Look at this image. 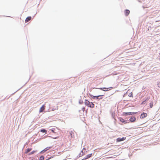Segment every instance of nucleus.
Instances as JSON below:
<instances>
[{"label": "nucleus", "mask_w": 160, "mask_h": 160, "mask_svg": "<svg viewBox=\"0 0 160 160\" xmlns=\"http://www.w3.org/2000/svg\"><path fill=\"white\" fill-rule=\"evenodd\" d=\"M44 157L43 156H42L40 157L39 160H43L44 159Z\"/></svg>", "instance_id": "17"}, {"label": "nucleus", "mask_w": 160, "mask_h": 160, "mask_svg": "<svg viewBox=\"0 0 160 160\" xmlns=\"http://www.w3.org/2000/svg\"><path fill=\"white\" fill-rule=\"evenodd\" d=\"M84 103L88 107L91 108H93L94 107V105L92 102H90L87 100H85Z\"/></svg>", "instance_id": "1"}, {"label": "nucleus", "mask_w": 160, "mask_h": 160, "mask_svg": "<svg viewBox=\"0 0 160 160\" xmlns=\"http://www.w3.org/2000/svg\"><path fill=\"white\" fill-rule=\"evenodd\" d=\"M120 121L123 122L124 123V124H126L128 122H127V121L124 119L122 118H120Z\"/></svg>", "instance_id": "7"}, {"label": "nucleus", "mask_w": 160, "mask_h": 160, "mask_svg": "<svg viewBox=\"0 0 160 160\" xmlns=\"http://www.w3.org/2000/svg\"><path fill=\"white\" fill-rule=\"evenodd\" d=\"M36 151H33L31 152H30L28 154V155H30L34 154V153L36 152Z\"/></svg>", "instance_id": "16"}, {"label": "nucleus", "mask_w": 160, "mask_h": 160, "mask_svg": "<svg viewBox=\"0 0 160 160\" xmlns=\"http://www.w3.org/2000/svg\"><path fill=\"white\" fill-rule=\"evenodd\" d=\"M128 96L129 97H132V98L133 96V94H132V92H130L129 94H128Z\"/></svg>", "instance_id": "15"}, {"label": "nucleus", "mask_w": 160, "mask_h": 160, "mask_svg": "<svg viewBox=\"0 0 160 160\" xmlns=\"http://www.w3.org/2000/svg\"><path fill=\"white\" fill-rule=\"evenodd\" d=\"M41 132H45L46 133L47 132V130L45 129H42L40 131Z\"/></svg>", "instance_id": "18"}, {"label": "nucleus", "mask_w": 160, "mask_h": 160, "mask_svg": "<svg viewBox=\"0 0 160 160\" xmlns=\"http://www.w3.org/2000/svg\"><path fill=\"white\" fill-rule=\"evenodd\" d=\"M31 17L30 16L28 17L25 20V22H28L31 19Z\"/></svg>", "instance_id": "11"}, {"label": "nucleus", "mask_w": 160, "mask_h": 160, "mask_svg": "<svg viewBox=\"0 0 160 160\" xmlns=\"http://www.w3.org/2000/svg\"><path fill=\"white\" fill-rule=\"evenodd\" d=\"M144 102H145V101H143V102L141 104H143L144 103Z\"/></svg>", "instance_id": "24"}, {"label": "nucleus", "mask_w": 160, "mask_h": 160, "mask_svg": "<svg viewBox=\"0 0 160 160\" xmlns=\"http://www.w3.org/2000/svg\"><path fill=\"white\" fill-rule=\"evenodd\" d=\"M103 95H100V96L101 97H99V98H98V99H102L103 98L102 97V96H103Z\"/></svg>", "instance_id": "20"}, {"label": "nucleus", "mask_w": 160, "mask_h": 160, "mask_svg": "<svg viewBox=\"0 0 160 160\" xmlns=\"http://www.w3.org/2000/svg\"><path fill=\"white\" fill-rule=\"evenodd\" d=\"M85 108H84V107H83L82 108V111L83 112H84L85 110Z\"/></svg>", "instance_id": "21"}, {"label": "nucleus", "mask_w": 160, "mask_h": 160, "mask_svg": "<svg viewBox=\"0 0 160 160\" xmlns=\"http://www.w3.org/2000/svg\"><path fill=\"white\" fill-rule=\"evenodd\" d=\"M51 147H47L45 148L41 152H44L51 148Z\"/></svg>", "instance_id": "10"}, {"label": "nucleus", "mask_w": 160, "mask_h": 160, "mask_svg": "<svg viewBox=\"0 0 160 160\" xmlns=\"http://www.w3.org/2000/svg\"><path fill=\"white\" fill-rule=\"evenodd\" d=\"M112 88V87H111L108 88H99L101 90L103 91H108Z\"/></svg>", "instance_id": "2"}, {"label": "nucleus", "mask_w": 160, "mask_h": 160, "mask_svg": "<svg viewBox=\"0 0 160 160\" xmlns=\"http://www.w3.org/2000/svg\"><path fill=\"white\" fill-rule=\"evenodd\" d=\"M137 113V112H125L124 113V114L126 115H132V114H134Z\"/></svg>", "instance_id": "5"}, {"label": "nucleus", "mask_w": 160, "mask_h": 160, "mask_svg": "<svg viewBox=\"0 0 160 160\" xmlns=\"http://www.w3.org/2000/svg\"><path fill=\"white\" fill-rule=\"evenodd\" d=\"M51 131L52 132H53L54 133H55V132H54V130L53 129H51Z\"/></svg>", "instance_id": "23"}, {"label": "nucleus", "mask_w": 160, "mask_h": 160, "mask_svg": "<svg viewBox=\"0 0 160 160\" xmlns=\"http://www.w3.org/2000/svg\"><path fill=\"white\" fill-rule=\"evenodd\" d=\"M126 139L125 137H123L122 138H118L117 139V142H120Z\"/></svg>", "instance_id": "6"}, {"label": "nucleus", "mask_w": 160, "mask_h": 160, "mask_svg": "<svg viewBox=\"0 0 160 160\" xmlns=\"http://www.w3.org/2000/svg\"><path fill=\"white\" fill-rule=\"evenodd\" d=\"M153 106V103L152 102H151L150 103V107L151 108H152Z\"/></svg>", "instance_id": "19"}, {"label": "nucleus", "mask_w": 160, "mask_h": 160, "mask_svg": "<svg viewBox=\"0 0 160 160\" xmlns=\"http://www.w3.org/2000/svg\"><path fill=\"white\" fill-rule=\"evenodd\" d=\"M54 139H56V138H54Z\"/></svg>", "instance_id": "25"}, {"label": "nucleus", "mask_w": 160, "mask_h": 160, "mask_svg": "<svg viewBox=\"0 0 160 160\" xmlns=\"http://www.w3.org/2000/svg\"><path fill=\"white\" fill-rule=\"evenodd\" d=\"M99 97H101L100 95H98V96H93L92 98L94 99H98Z\"/></svg>", "instance_id": "14"}, {"label": "nucleus", "mask_w": 160, "mask_h": 160, "mask_svg": "<svg viewBox=\"0 0 160 160\" xmlns=\"http://www.w3.org/2000/svg\"><path fill=\"white\" fill-rule=\"evenodd\" d=\"M136 118L135 117H131L130 119V121L131 122H133L135 121Z\"/></svg>", "instance_id": "8"}, {"label": "nucleus", "mask_w": 160, "mask_h": 160, "mask_svg": "<svg viewBox=\"0 0 160 160\" xmlns=\"http://www.w3.org/2000/svg\"><path fill=\"white\" fill-rule=\"evenodd\" d=\"M92 153H91V154H88L86 156V157L82 159V160H85L87 159H88V158H90V157H91L92 156Z\"/></svg>", "instance_id": "9"}, {"label": "nucleus", "mask_w": 160, "mask_h": 160, "mask_svg": "<svg viewBox=\"0 0 160 160\" xmlns=\"http://www.w3.org/2000/svg\"><path fill=\"white\" fill-rule=\"evenodd\" d=\"M125 15L127 16L130 13V11L128 10H126L125 11Z\"/></svg>", "instance_id": "12"}, {"label": "nucleus", "mask_w": 160, "mask_h": 160, "mask_svg": "<svg viewBox=\"0 0 160 160\" xmlns=\"http://www.w3.org/2000/svg\"><path fill=\"white\" fill-rule=\"evenodd\" d=\"M53 157L52 156V157L46 159V160H49V159H51V158H53Z\"/></svg>", "instance_id": "22"}, {"label": "nucleus", "mask_w": 160, "mask_h": 160, "mask_svg": "<svg viewBox=\"0 0 160 160\" xmlns=\"http://www.w3.org/2000/svg\"><path fill=\"white\" fill-rule=\"evenodd\" d=\"M45 108V105H43L42 107L40 108L39 110V112H41L43 111Z\"/></svg>", "instance_id": "4"}, {"label": "nucleus", "mask_w": 160, "mask_h": 160, "mask_svg": "<svg viewBox=\"0 0 160 160\" xmlns=\"http://www.w3.org/2000/svg\"><path fill=\"white\" fill-rule=\"evenodd\" d=\"M32 150V149L31 148H28L26 149V150L25 151V153H27L29 152H30Z\"/></svg>", "instance_id": "13"}, {"label": "nucleus", "mask_w": 160, "mask_h": 160, "mask_svg": "<svg viewBox=\"0 0 160 160\" xmlns=\"http://www.w3.org/2000/svg\"><path fill=\"white\" fill-rule=\"evenodd\" d=\"M147 114L146 113L143 112L140 116L141 118H144L147 116Z\"/></svg>", "instance_id": "3"}]
</instances>
